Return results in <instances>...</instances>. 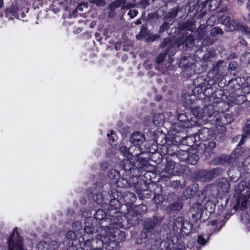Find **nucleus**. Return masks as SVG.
I'll list each match as a JSON object with an SVG mask.
<instances>
[{
    "label": "nucleus",
    "instance_id": "obj_15",
    "mask_svg": "<svg viewBox=\"0 0 250 250\" xmlns=\"http://www.w3.org/2000/svg\"><path fill=\"white\" fill-rule=\"evenodd\" d=\"M240 59L244 63L249 64L250 62V53H247L242 55Z\"/></svg>",
    "mask_w": 250,
    "mask_h": 250
},
{
    "label": "nucleus",
    "instance_id": "obj_24",
    "mask_svg": "<svg viewBox=\"0 0 250 250\" xmlns=\"http://www.w3.org/2000/svg\"><path fill=\"white\" fill-rule=\"evenodd\" d=\"M166 56V53L161 54L157 59V62L158 63H161L162 62H163Z\"/></svg>",
    "mask_w": 250,
    "mask_h": 250
},
{
    "label": "nucleus",
    "instance_id": "obj_44",
    "mask_svg": "<svg viewBox=\"0 0 250 250\" xmlns=\"http://www.w3.org/2000/svg\"><path fill=\"white\" fill-rule=\"evenodd\" d=\"M118 231H119V230H116V233H118Z\"/></svg>",
    "mask_w": 250,
    "mask_h": 250
},
{
    "label": "nucleus",
    "instance_id": "obj_3",
    "mask_svg": "<svg viewBox=\"0 0 250 250\" xmlns=\"http://www.w3.org/2000/svg\"><path fill=\"white\" fill-rule=\"evenodd\" d=\"M16 229L8 240L9 250H23L21 239L18 233H15Z\"/></svg>",
    "mask_w": 250,
    "mask_h": 250
},
{
    "label": "nucleus",
    "instance_id": "obj_17",
    "mask_svg": "<svg viewBox=\"0 0 250 250\" xmlns=\"http://www.w3.org/2000/svg\"><path fill=\"white\" fill-rule=\"evenodd\" d=\"M210 33L212 36H214L218 34H222L223 31L220 28L215 27L211 29Z\"/></svg>",
    "mask_w": 250,
    "mask_h": 250
},
{
    "label": "nucleus",
    "instance_id": "obj_14",
    "mask_svg": "<svg viewBox=\"0 0 250 250\" xmlns=\"http://www.w3.org/2000/svg\"><path fill=\"white\" fill-rule=\"evenodd\" d=\"M66 238L69 241H73L76 238V234L74 231L69 230L66 234Z\"/></svg>",
    "mask_w": 250,
    "mask_h": 250
},
{
    "label": "nucleus",
    "instance_id": "obj_28",
    "mask_svg": "<svg viewBox=\"0 0 250 250\" xmlns=\"http://www.w3.org/2000/svg\"><path fill=\"white\" fill-rule=\"evenodd\" d=\"M84 231L87 233L91 234L93 231V229L90 227L87 226L84 228Z\"/></svg>",
    "mask_w": 250,
    "mask_h": 250
},
{
    "label": "nucleus",
    "instance_id": "obj_13",
    "mask_svg": "<svg viewBox=\"0 0 250 250\" xmlns=\"http://www.w3.org/2000/svg\"><path fill=\"white\" fill-rule=\"evenodd\" d=\"M108 176L110 179L116 181L119 177V174L116 170L112 169L109 171Z\"/></svg>",
    "mask_w": 250,
    "mask_h": 250
},
{
    "label": "nucleus",
    "instance_id": "obj_30",
    "mask_svg": "<svg viewBox=\"0 0 250 250\" xmlns=\"http://www.w3.org/2000/svg\"><path fill=\"white\" fill-rule=\"evenodd\" d=\"M83 6H86L85 5H79L77 7V10H79V11H83Z\"/></svg>",
    "mask_w": 250,
    "mask_h": 250
},
{
    "label": "nucleus",
    "instance_id": "obj_25",
    "mask_svg": "<svg viewBox=\"0 0 250 250\" xmlns=\"http://www.w3.org/2000/svg\"><path fill=\"white\" fill-rule=\"evenodd\" d=\"M138 12L136 10H130L128 13V15L131 18H134L137 16Z\"/></svg>",
    "mask_w": 250,
    "mask_h": 250
},
{
    "label": "nucleus",
    "instance_id": "obj_6",
    "mask_svg": "<svg viewBox=\"0 0 250 250\" xmlns=\"http://www.w3.org/2000/svg\"><path fill=\"white\" fill-rule=\"evenodd\" d=\"M244 133L242 135V138L239 145H242L244 144V140L247 138L250 137V119L248 120L244 129Z\"/></svg>",
    "mask_w": 250,
    "mask_h": 250
},
{
    "label": "nucleus",
    "instance_id": "obj_46",
    "mask_svg": "<svg viewBox=\"0 0 250 250\" xmlns=\"http://www.w3.org/2000/svg\"><path fill=\"white\" fill-rule=\"evenodd\" d=\"M103 218V216H102L101 217V218H101V219H102V218Z\"/></svg>",
    "mask_w": 250,
    "mask_h": 250
},
{
    "label": "nucleus",
    "instance_id": "obj_11",
    "mask_svg": "<svg viewBox=\"0 0 250 250\" xmlns=\"http://www.w3.org/2000/svg\"><path fill=\"white\" fill-rule=\"evenodd\" d=\"M116 184L117 187L122 188L127 187L128 186V182L126 179L118 177L116 180Z\"/></svg>",
    "mask_w": 250,
    "mask_h": 250
},
{
    "label": "nucleus",
    "instance_id": "obj_37",
    "mask_svg": "<svg viewBox=\"0 0 250 250\" xmlns=\"http://www.w3.org/2000/svg\"><path fill=\"white\" fill-rule=\"evenodd\" d=\"M113 134V131H110V134L108 133V134H107V136H109L110 135H112Z\"/></svg>",
    "mask_w": 250,
    "mask_h": 250
},
{
    "label": "nucleus",
    "instance_id": "obj_27",
    "mask_svg": "<svg viewBox=\"0 0 250 250\" xmlns=\"http://www.w3.org/2000/svg\"><path fill=\"white\" fill-rule=\"evenodd\" d=\"M99 215H101L102 216H104V212L103 210H98L96 214H95V218L97 219H101V218H99V217H98V216Z\"/></svg>",
    "mask_w": 250,
    "mask_h": 250
},
{
    "label": "nucleus",
    "instance_id": "obj_5",
    "mask_svg": "<svg viewBox=\"0 0 250 250\" xmlns=\"http://www.w3.org/2000/svg\"><path fill=\"white\" fill-rule=\"evenodd\" d=\"M101 233L100 234V239L103 243L107 244L109 243L110 242H113L116 240L114 238L115 237V235L113 234V232L108 228L104 227L101 228Z\"/></svg>",
    "mask_w": 250,
    "mask_h": 250
},
{
    "label": "nucleus",
    "instance_id": "obj_42",
    "mask_svg": "<svg viewBox=\"0 0 250 250\" xmlns=\"http://www.w3.org/2000/svg\"><path fill=\"white\" fill-rule=\"evenodd\" d=\"M249 19H250V14L249 15Z\"/></svg>",
    "mask_w": 250,
    "mask_h": 250
},
{
    "label": "nucleus",
    "instance_id": "obj_21",
    "mask_svg": "<svg viewBox=\"0 0 250 250\" xmlns=\"http://www.w3.org/2000/svg\"><path fill=\"white\" fill-rule=\"evenodd\" d=\"M207 241L203 237V236L201 235H200L198 237V243L202 245H204L206 244Z\"/></svg>",
    "mask_w": 250,
    "mask_h": 250
},
{
    "label": "nucleus",
    "instance_id": "obj_34",
    "mask_svg": "<svg viewBox=\"0 0 250 250\" xmlns=\"http://www.w3.org/2000/svg\"><path fill=\"white\" fill-rule=\"evenodd\" d=\"M209 223H210L211 225H213V226H214V225H216V222L215 221L213 220V221H212L210 222H209Z\"/></svg>",
    "mask_w": 250,
    "mask_h": 250
},
{
    "label": "nucleus",
    "instance_id": "obj_33",
    "mask_svg": "<svg viewBox=\"0 0 250 250\" xmlns=\"http://www.w3.org/2000/svg\"><path fill=\"white\" fill-rule=\"evenodd\" d=\"M247 8L249 10H250V0H249V1L247 2Z\"/></svg>",
    "mask_w": 250,
    "mask_h": 250
},
{
    "label": "nucleus",
    "instance_id": "obj_8",
    "mask_svg": "<svg viewBox=\"0 0 250 250\" xmlns=\"http://www.w3.org/2000/svg\"><path fill=\"white\" fill-rule=\"evenodd\" d=\"M124 201L127 204H131L135 201L136 197L134 193L128 192L124 196Z\"/></svg>",
    "mask_w": 250,
    "mask_h": 250
},
{
    "label": "nucleus",
    "instance_id": "obj_10",
    "mask_svg": "<svg viewBox=\"0 0 250 250\" xmlns=\"http://www.w3.org/2000/svg\"><path fill=\"white\" fill-rule=\"evenodd\" d=\"M125 3V1L124 0H116L110 4L109 7L111 10H114L115 8L124 5Z\"/></svg>",
    "mask_w": 250,
    "mask_h": 250
},
{
    "label": "nucleus",
    "instance_id": "obj_18",
    "mask_svg": "<svg viewBox=\"0 0 250 250\" xmlns=\"http://www.w3.org/2000/svg\"><path fill=\"white\" fill-rule=\"evenodd\" d=\"M240 30L244 33L248 38H250V29L246 26L242 25L240 26Z\"/></svg>",
    "mask_w": 250,
    "mask_h": 250
},
{
    "label": "nucleus",
    "instance_id": "obj_12",
    "mask_svg": "<svg viewBox=\"0 0 250 250\" xmlns=\"http://www.w3.org/2000/svg\"><path fill=\"white\" fill-rule=\"evenodd\" d=\"M133 146L129 148V150L127 149V148L125 146H121L120 148V151L123 154V155L128 158H130V155H131V153L129 151L133 148Z\"/></svg>",
    "mask_w": 250,
    "mask_h": 250
},
{
    "label": "nucleus",
    "instance_id": "obj_29",
    "mask_svg": "<svg viewBox=\"0 0 250 250\" xmlns=\"http://www.w3.org/2000/svg\"><path fill=\"white\" fill-rule=\"evenodd\" d=\"M184 126V125L182 123H179V124H175L173 126V128L175 129H176L177 127H179V126Z\"/></svg>",
    "mask_w": 250,
    "mask_h": 250
},
{
    "label": "nucleus",
    "instance_id": "obj_9",
    "mask_svg": "<svg viewBox=\"0 0 250 250\" xmlns=\"http://www.w3.org/2000/svg\"><path fill=\"white\" fill-rule=\"evenodd\" d=\"M164 122V116L162 114L155 115L153 119V123L155 125L162 124Z\"/></svg>",
    "mask_w": 250,
    "mask_h": 250
},
{
    "label": "nucleus",
    "instance_id": "obj_36",
    "mask_svg": "<svg viewBox=\"0 0 250 250\" xmlns=\"http://www.w3.org/2000/svg\"><path fill=\"white\" fill-rule=\"evenodd\" d=\"M139 208H141L142 209H146V206H144V205L140 206L139 207Z\"/></svg>",
    "mask_w": 250,
    "mask_h": 250
},
{
    "label": "nucleus",
    "instance_id": "obj_31",
    "mask_svg": "<svg viewBox=\"0 0 250 250\" xmlns=\"http://www.w3.org/2000/svg\"><path fill=\"white\" fill-rule=\"evenodd\" d=\"M237 3L239 5H242L244 3L245 0H237Z\"/></svg>",
    "mask_w": 250,
    "mask_h": 250
},
{
    "label": "nucleus",
    "instance_id": "obj_41",
    "mask_svg": "<svg viewBox=\"0 0 250 250\" xmlns=\"http://www.w3.org/2000/svg\"><path fill=\"white\" fill-rule=\"evenodd\" d=\"M166 169H167V170H169V168H168V166H167V167H166Z\"/></svg>",
    "mask_w": 250,
    "mask_h": 250
},
{
    "label": "nucleus",
    "instance_id": "obj_39",
    "mask_svg": "<svg viewBox=\"0 0 250 250\" xmlns=\"http://www.w3.org/2000/svg\"><path fill=\"white\" fill-rule=\"evenodd\" d=\"M93 250H102L101 249L98 248V249H95Z\"/></svg>",
    "mask_w": 250,
    "mask_h": 250
},
{
    "label": "nucleus",
    "instance_id": "obj_43",
    "mask_svg": "<svg viewBox=\"0 0 250 250\" xmlns=\"http://www.w3.org/2000/svg\"><path fill=\"white\" fill-rule=\"evenodd\" d=\"M45 242H41V244H44Z\"/></svg>",
    "mask_w": 250,
    "mask_h": 250
},
{
    "label": "nucleus",
    "instance_id": "obj_4",
    "mask_svg": "<svg viewBox=\"0 0 250 250\" xmlns=\"http://www.w3.org/2000/svg\"><path fill=\"white\" fill-rule=\"evenodd\" d=\"M131 142L133 146L136 147V152H134L135 155H138L141 153L142 147L141 144H143L145 141V136L140 132H137L134 133L130 138Z\"/></svg>",
    "mask_w": 250,
    "mask_h": 250
},
{
    "label": "nucleus",
    "instance_id": "obj_40",
    "mask_svg": "<svg viewBox=\"0 0 250 250\" xmlns=\"http://www.w3.org/2000/svg\"><path fill=\"white\" fill-rule=\"evenodd\" d=\"M189 40H191L192 41H193V38H192V37H189Z\"/></svg>",
    "mask_w": 250,
    "mask_h": 250
},
{
    "label": "nucleus",
    "instance_id": "obj_2",
    "mask_svg": "<svg viewBox=\"0 0 250 250\" xmlns=\"http://www.w3.org/2000/svg\"><path fill=\"white\" fill-rule=\"evenodd\" d=\"M219 21L220 23L225 25L226 30L228 31H233L236 30L240 29V24L236 21L231 20L230 18L226 15H223L221 17Z\"/></svg>",
    "mask_w": 250,
    "mask_h": 250
},
{
    "label": "nucleus",
    "instance_id": "obj_16",
    "mask_svg": "<svg viewBox=\"0 0 250 250\" xmlns=\"http://www.w3.org/2000/svg\"><path fill=\"white\" fill-rule=\"evenodd\" d=\"M221 188L223 192H227L229 188V184L228 181L225 180L221 184Z\"/></svg>",
    "mask_w": 250,
    "mask_h": 250
},
{
    "label": "nucleus",
    "instance_id": "obj_20",
    "mask_svg": "<svg viewBox=\"0 0 250 250\" xmlns=\"http://www.w3.org/2000/svg\"><path fill=\"white\" fill-rule=\"evenodd\" d=\"M244 166L248 171H250V157L247 158L244 162Z\"/></svg>",
    "mask_w": 250,
    "mask_h": 250
},
{
    "label": "nucleus",
    "instance_id": "obj_26",
    "mask_svg": "<svg viewBox=\"0 0 250 250\" xmlns=\"http://www.w3.org/2000/svg\"><path fill=\"white\" fill-rule=\"evenodd\" d=\"M215 143L214 142H209L208 144L207 149L211 150L215 147Z\"/></svg>",
    "mask_w": 250,
    "mask_h": 250
},
{
    "label": "nucleus",
    "instance_id": "obj_38",
    "mask_svg": "<svg viewBox=\"0 0 250 250\" xmlns=\"http://www.w3.org/2000/svg\"><path fill=\"white\" fill-rule=\"evenodd\" d=\"M196 162H197V160H195V162H194V163H193V162H191V164H192V165H194V164H195V163H196Z\"/></svg>",
    "mask_w": 250,
    "mask_h": 250
},
{
    "label": "nucleus",
    "instance_id": "obj_45",
    "mask_svg": "<svg viewBox=\"0 0 250 250\" xmlns=\"http://www.w3.org/2000/svg\"><path fill=\"white\" fill-rule=\"evenodd\" d=\"M103 218V216H102L101 217V218H101V219H102V218Z\"/></svg>",
    "mask_w": 250,
    "mask_h": 250
},
{
    "label": "nucleus",
    "instance_id": "obj_22",
    "mask_svg": "<svg viewBox=\"0 0 250 250\" xmlns=\"http://www.w3.org/2000/svg\"><path fill=\"white\" fill-rule=\"evenodd\" d=\"M202 132L208 133V129L207 128H205V129L201 130L200 132H199V138L203 141H205V140L207 139V137H203L202 136Z\"/></svg>",
    "mask_w": 250,
    "mask_h": 250
},
{
    "label": "nucleus",
    "instance_id": "obj_35",
    "mask_svg": "<svg viewBox=\"0 0 250 250\" xmlns=\"http://www.w3.org/2000/svg\"><path fill=\"white\" fill-rule=\"evenodd\" d=\"M3 6V0H0V7Z\"/></svg>",
    "mask_w": 250,
    "mask_h": 250
},
{
    "label": "nucleus",
    "instance_id": "obj_32",
    "mask_svg": "<svg viewBox=\"0 0 250 250\" xmlns=\"http://www.w3.org/2000/svg\"><path fill=\"white\" fill-rule=\"evenodd\" d=\"M141 23H142V21L140 19L137 20V21L135 22V24H136V25L141 24Z\"/></svg>",
    "mask_w": 250,
    "mask_h": 250
},
{
    "label": "nucleus",
    "instance_id": "obj_19",
    "mask_svg": "<svg viewBox=\"0 0 250 250\" xmlns=\"http://www.w3.org/2000/svg\"><path fill=\"white\" fill-rule=\"evenodd\" d=\"M178 119L180 122H186L188 120V118L185 114H180L178 115Z\"/></svg>",
    "mask_w": 250,
    "mask_h": 250
},
{
    "label": "nucleus",
    "instance_id": "obj_7",
    "mask_svg": "<svg viewBox=\"0 0 250 250\" xmlns=\"http://www.w3.org/2000/svg\"><path fill=\"white\" fill-rule=\"evenodd\" d=\"M222 0H206L205 1L206 6L208 5V9L214 10L218 8L221 3Z\"/></svg>",
    "mask_w": 250,
    "mask_h": 250
},
{
    "label": "nucleus",
    "instance_id": "obj_1",
    "mask_svg": "<svg viewBox=\"0 0 250 250\" xmlns=\"http://www.w3.org/2000/svg\"><path fill=\"white\" fill-rule=\"evenodd\" d=\"M191 112L198 120L204 119L206 116L210 117L216 114V110L212 105H208L204 108L196 106L192 108Z\"/></svg>",
    "mask_w": 250,
    "mask_h": 250
},
{
    "label": "nucleus",
    "instance_id": "obj_23",
    "mask_svg": "<svg viewBox=\"0 0 250 250\" xmlns=\"http://www.w3.org/2000/svg\"><path fill=\"white\" fill-rule=\"evenodd\" d=\"M93 3L99 6H103L105 5V2L104 0H93Z\"/></svg>",
    "mask_w": 250,
    "mask_h": 250
}]
</instances>
